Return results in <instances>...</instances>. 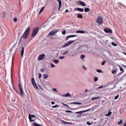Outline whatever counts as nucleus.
<instances>
[{
    "mask_svg": "<svg viewBox=\"0 0 126 126\" xmlns=\"http://www.w3.org/2000/svg\"><path fill=\"white\" fill-rule=\"evenodd\" d=\"M55 66H56V65H55V64L51 63V67L54 68V67H55Z\"/></svg>",
    "mask_w": 126,
    "mask_h": 126,
    "instance_id": "obj_45",
    "label": "nucleus"
},
{
    "mask_svg": "<svg viewBox=\"0 0 126 126\" xmlns=\"http://www.w3.org/2000/svg\"><path fill=\"white\" fill-rule=\"evenodd\" d=\"M77 35H68L67 36V38L66 39V41H67V40H68V39H69V38H73V37H76Z\"/></svg>",
    "mask_w": 126,
    "mask_h": 126,
    "instance_id": "obj_12",
    "label": "nucleus"
},
{
    "mask_svg": "<svg viewBox=\"0 0 126 126\" xmlns=\"http://www.w3.org/2000/svg\"><path fill=\"white\" fill-rule=\"evenodd\" d=\"M116 71H117L116 70L113 69L112 71V73H113V74H114L116 73Z\"/></svg>",
    "mask_w": 126,
    "mask_h": 126,
    "instance_id": "obj_35",
    "label": "nucleus"
},
{
    "mask_svg": "<svg viewBox=\"0 0 126 126\" xmlns=\"http://www.w3.org/2000/svg\"><path fill=\"white\" fill-rule=\"evenodd\" d=\"M51 104H52V105H54V104H55V102L52 101V102H51Z\"/></svg>",
    "mask_w": 126,
    "mask_h": 126,
    "instance_id": "obj_51",
    "label": "nucleus"
},
{
    "mask_svg": "<svg viewBox=\"0 0 126 126\" xmlns=\"http://www.w3.org/2000/svg\"><path fill=\"white\" fill-rule=\"evenodd\" d=\"M65 12H68V9H66V10L65 11Z\"/></svg>",
    "mask_w": 126,
    "mask_h": 126,
    "instance_id": "obj_53",
    "label": "nucleus"
},
{
    "mask_svg": "<svg viewBox=\"0 0 126 126\" xmlns=\"http://www.w3.org/2000/svg\"><path fill=\"white\" fill-rule=\"evenodd\" d=\"M105 63H106V61H103V62L101 63V65H104V64H105Z\"/></svg>",
    "mask_w": 126,
    "mask_h": 126,
    "instance_id": "obj_47",
    "label": "nucleus"
},
{
    "mask_svg": "<svg viewBox=\"0 0 126 126\" xmlns=\"http://www.w3.org/2000/svg\"><path fill=\"white\" fill-rule=\"evenodd\" d=\"M59 59H60V60H63V59H64V57L63 56H62L59 57Z\"/></svg>",
    "mask_w": 126,
    "mask_h": 126,
    "instance_id": "obj_43",
    "label": "nucleus"
},
{
    "mask_svg": "<svg viewBox=\"0 0 126 126\" xmlns=\"http://www.w3.org/2000/svg\"><path fill=\"white\" fill-rule=\"evenodd\" d=\"M66 33V32L65 31V30H64L62 32V34L63 35H65V34Z\"/></svg>",
    "mask_w": 126,
    "mask_h": 126,
    "instance_id": "obj_30",
    "label": "nucleus"
},
{
    "mask_svg": "<svg viewBox=\"0 0 126 126\" xmlns=\"http://www.w3.org/2000/svg\"><path fill=\"white\" fill-rule=\"evenodd\" d=\"M68 53V50H66V52H64L63 53V55H66V54Z\"/></svg>",
    "mask_w": 126,
    "mask_h": 126,
    "instance_id": "obj_38",
    "label": "nucleus"
},
{
    "mask_svg": "<svg viewBox=\"0 0 126 126\" xmlns=\"http://www.w3.org/2000/svg\"><path fill=\"white\" fill-rule=\"evenodd\" d=\"M83 67L84 69H85V70L87 69V68H86L84 66H83Z\"/></svg>",
    "mask_w": 126,
    "mask_h": 126,
    "instance_id": "obj_52",
    "label": "nucleus"
},
{
    "mask_svg": "<svg viewBox=\"0 0 126 126\" xmlns=\"http://www.w3.org/2000/svg\"><path fill=\"white\" fill-rule=\"evenodd\" d=\"M58 107H59V105L56 104L54 106H53L52 108H58Z\"/></svg>",
    "mask_w": 126,
    "mask_h": 126,
    "instance_id": "obj_40",
    "label": "nucleus"
},
{
    "mask_svg": "<svg viewBox=\"0 0 126 126\" xmlns=\"http://www.w3.org/2000/svg\"><path fill=\"white\" fill-rule=\"evenodd\" d=\"M111 115H112V112L110 111L108 114H106L105 116H106V117H109V116H111Z\"/></svg>",
    "mask_w": 126,
    "mask_h": 126,
    "instance_id": "obj_24",
    "label": "nucleus"
},
{
    "mask_svg": "<svg viewBox=\"0 0 126 126\" xmlns=\"http://www.w3.org/2000/svg\"><path fill=\"white\" fill-rule=\"evenodd\" d=\"M87 125H88V126H91V125H92V123H90V122H87Z\"/></svg>",
    "mask_w": 126,
    "mask_h": 126,
    "instance_id": "obj_34",
    "label": "nucleus"
},
{
    "mask_svg": "<svg viewBox=\"0 0 126 126\" xmlns=\"http://www.w3.org/2000/svg\"><path fill=\"white\" fill-rule=\"evenodd\" d=\"M53 91H57L56 88H54V89H53Z\"/></svg>",
    "mask_w": 126,
    "mask_h": 126,
    "instance_id": "obj_49",
    "label": "nucleus"
},
{
    "mask_svg": "<svg viewBox=\"0 0 126 126\" xmlns=\"http://www.w3.org/2000/svg\"><path fill=\"white\" fill-rule=\"evenodd\" d=\"M53 63H59V60H55L53 61Z\"/></svg>",
    "mask_w": 126,
    "mask_h": 126,
    "instance_id": "obj_27",
    "label": "nucleus"
},
{
    "mask_svg": "<svg viewBox=\"0 0 126 126\" xmlns=\"http://www.w3.org/2000/svg\"><path fill=\"white\" fill-rule=\"evenodd\" d=\"M89 111H90V109L76 112V114H83V113H86V112H89Z\"/></svg>",
    "mask_w": 126,
    "mask_h": 126,
    "instance_id": "obj_11",
    "label": "nucleus"
},
{
    "mask_svg": "<svg viewBox=\"0 0 126 126\" xmlns=\"http://www.w3.org/2000/svg\"><path fill=\"white\" fill-rule=\"evenodd\" d=\"M84 58H85V55H82L81 56V59L82 60H83V59H84Z\"/></svg>",
    "mask_w": 126,
    "mask_h": 126,
    "instance_id": "obj_33",
    "label": "nucleus"
},
{
    "mask_svg": "<svg viewBox=\"0 0 126 126\" xmlns=\"http://www.w3.org/2000/svg\"><path fill=\"white\" fill-rule=\"evenodd\" d=\"M72 104H74L75 105H82V103L80 102H72Z\"/></svg>",
    "mask_w": 126,
    "mask_h": 126,
    "instance_id": "obj_22",
    "label": "nucleus"
},
{
    "mask_svg": "<svg viewBox=\"0 0 126 126\" xmlns=\"http://www.w3.org/2000/svg\"><path fill=\"white\" fill-rule=\"evenodd\" d=\"M19 87L20 91V93L22 95H24V92H23V88L20 85V83L19 84Z\"/></svg>",
    "mask_w": 126,
    "mask_h": 126,
    "instance_id": "obj_8",
    "label": "nucleus"
},
{
    "mask_svg": "<svg viewBox=\"0 0 126 126\" xmlns=\"http://www.w3.org/2000/svg\"><path fill=\"white\" fill-rule=\"evenodd\" d=\"M123 54H124V55H125V56H126V53H123Z\"/></svg>",
    "mask_w": 126,
    "mask_h": 126,
    "instance_id": "obj_56",
    "label": "nucleus"
},
{
    "mask_svg": "<svg viewBox=\"0 0 126 126\" xmlns=\"http://www.w3.org/2000/svg\"><path fill=\"white\" fill-rule=\"evenodd\" d=\"M58 30H54L52 31H51L49 33H48V36H54L55 34L56 33H58Z\"/></svg>",
    "mask_w": 126,
    "mask_h": 126,
    "instance_id": "obj_6",
    "label": "nucleus"
},
{
    "mask_svg": "<svg viewBox=\"0 0 126 126\" xmlns=\"http://www.w3.org/2000/svg\"><path fill=\"white\" fill-rule=\"evenodd\" d=\"M78 18H80V19H82L83 18V15L81 14H77Z\"/></svg>",
    "mask_w": 126,
    "mask_h": 126,
    "instance_id": "obj_15",
    "label": "nucleus"
},
{
    "mask_svg": "<svg viewBox=\"0 0 126 126\" xmlns=\"http://www.w3.org/2000/svg\"><path fill=\"white\" fill-rule=\"evenodd\" d=\"M44 57H45V54H41L39 55V57H38V60H39V61H42L44 60Z\"/></svg>",
    "mask_w": 126,
    "mask_h": 126,
    "instance_id": "obj_10",
    "label": "nucleus"
},
{
    "mask_svg": "<svg viewBox=\"0 0 126 126\" xmlns=\"http://www.w3.org/2000/svg\"><path fill=\"white\" fill-rule=\"evenodd\" d=\"M39 30H40V29L39 27H36L32 30V36L35 37L36 35L38 33V32H39Z\"/></svg>",
    "mask_w": 126,
    "mask_h": 126,
    "instance_id": "obj_2",
    "label": "nucleus"
},
{
    "mask_svg": "<svg viewBox=\"0 0 126 126\" xmlns=\"http://www.w3.org/2000/svg\"><path fill=\"white\" fill-rule=\"evenodd\" d=\"M96 23H97L98 25H102L103 24V17L98 16L97 18Z\"/></svg>",
    "mask_w": 126,
    "mask_h": 126,
    "instance_id": "obj_3",
    "label": "nucleus"
},
{
    "mask_svg": "<svg viewBox=\"0 0 126 126\" xmlns=\"http://www.w3.org/2000/svg\"><path fill=\"white\" fill-rule=\"evenodd\" d=\"M85 12H89L90 11V9L89 8H85Z\"/></svg>",
    "mask_w": 126,
    "mask_h": 126,
    "instance_id": "obj_18",
    "label": "nucleus"
},
{
    "mask_svg": "<svg viewBox=\"0 0 126 126\" xmlns=\"http://www.w3.org/2000/svg\"><path fill=\"white\" fill-rule=\"evenodd\" d=\"M33 125L34 126H42L41 125L38 124L36 123H34L33 124Z\"/></svg>",
    "mask_w": 126,
    "mask_h": 126,
    "instance_id": "obj_21",
    "label": "nucleus"
},
{
    "mask_svg": "<svg viewBox=\"0 0 126 126\" xmlns=\"http://www.w3.org/2000/svg\"><path fill=\"white\" fill-rule=\"evenodd\" d=\"M121 124H123V120H121L118 123V125H121Z\"/></svg>",
    "mask_w": 126,
    "mask_h": 126,
    "instance_id": "obj_29",
    "label": "nucleus"
},
{
    "mask_svg": "<svg viewBox=\"0 0 126 126\" xmlns=\"http://www.w3.org/2000/svg\"><path fill=\"white\" fill-rule=\"evenodd\" d=\"M14 88V90L15 91V92H16V93H17V94H19V92H18V91H17V90H16V89H15V88Z\"/></svg>",
    "mask_w": 126,
    "mask_h": 126,
    "instance_id": "obj_37",
    "label": "nucleus"
},
{
    "mask_svg": "<svg viewBox=\"0 0 126 126\" xmlns=\"http://www.w3.org/2000/svg\"><path fill=\"white\" fill-rule=\"evenodd\" d=\"M40 71H41V72H44V71H45V70H44V69L41 68L40 69Z\"/></svg>",
    "mask_w": 126,
    "mask_h": 126,
    "instance_id": "obj_46",
    "label": "nucleus"
},
{
    "mask_svg": "<svg viewBox=\"0 0 126 126\" xmlns=\"http://www.w3.org/2000/svg\"><path fill=\"white\" fill-rule=\"evenodd\" d=\"M120 71H122V72H124V68H123V67L120 66Z\"/></svg>",
    "mask_w": 126,
    "mask_h": 126,
    "instance_id": "obj_31",
    "label": "nucleus"
},
{
    "mask_svg": "<svg viewBox=\"0 0 126 126\" xmlns=\"http://www.w3.org/2000/svg\"><path fill=\"white\" fill-rule=\"evenodd\" d=\"M100 96H97V97H93L91 99L92 101H93L94 100H96V99H100Z\"/></svg>",
    "mask_w": 126,
    "mask_h": 126,
    "instance_id": "obj_19",
    "label": "nucleus"
},
{
    "mask_svg": "<svg viewBox=\"0 0 126 126\" xmlns=\"http://www.w3.org/2000/svg\"><path fill=\"white\" fill-rule=\"evenodd\" d=\"M118 98H119V95H116L115 98H114V100H117V99H118Z\"/></svg>",
    "mask_w": 126,
    "mask_h": 126,
    "instance_id": "obj_41",
    "label": "nucleus"
},
{
    "mask_svg": "<svg viewBox=\"0 0 126 126\" xmlns=\"http://www.w3.org/2000/svg\"><path fill=\"white\" fill-rule=\"evenodd\" d=\"M24 55V47H22L21 56L23 57Z\"/></svg>",
    "mask_w": 126,
    "mask_h": 126,
    "instance_id": "obj_17",
    "label": "nucleus"
},
{
    "mask_svg": "<svg viewBox=\"0 0 126 126\" xmlns=\"http://www.w3.org/2000/svg\"><path fill=\"white\" fill-rule=\"evenodd\" d=\"M78 2L79 4L82 5V6H86V4H85V2H82V1H79Z\"/></svg>",
    "mask_w": 126,
    "mask_h": 126,
    "instance_id": "obj_13",
    "label": "nucleus"
},
{
    "mask_svg": "<svg viewBox=\"0 0 126 126\" xmlns=\"http://www.w3.org/2000/svg\"><path fill=\"white\" fill-rule=\"evenodd\" d=\"M38 78L40 79L42 77V74L41 73H39L38 75Z\"/></svg>",
    "mask_w": 126,
    "mask_h": 126,
    "instance_id": "obj_42",
    "label": "nucleus"
},
{
    "mask_svg": "<svg viewBox=\"0 0 126 126\" xmlns=\"http://www.w3.org/2000/svg\"><path fill=\"white\" fill-rule=\"evenodd\" d=\"M31 30V29L30 27L27 29V30L25 31L24 33L20 37V43H21V42H22V39H28V37H29V34L30 33Z\"/></svg>",
    "mask_w": 126,
    "mask_h": 126,
    "instance_id": "obj_1",
    "label": "nucleus"
},
{
    "mask_svg": "<svg viewBox=\"0 0 126 126\" xmlns=\"http://www.w3.org/2000/svg\"><path fill=\"white\" fill-rule=\"evenodd\" d=\"M61 7H62V6H60V4H59V8H58L59 11L60 10V9H61Z\"/></svg>",
    "mask_w": 126,
    "mask_h": 126,
    "instance_id": "obj_50",
    "label": "nucleus"
},
{
    "mask_svg": "<svg viewBox=\"0 0 126 126\" xmlns=\"http://www.w3.org/2000/svg\"><path fill=\"white\" fill-rule=\"evenodd\" d=\"M77 10H78V11H80L81 12H83V11H84V9L81 8H77Z\"/></svg>",
    "mask_w": 126,
    "mask_h": 126,
    "instance_id": "obj_16",
    "label": "nucleus"
},
{
    "mask_svg": "<svg viewBox=\"0 0 126 126\" xmlns=\"http://www.w3.org/2000/svg\"><path fill=\"white\" fill-rule=\"evenodd\" d=\"M88 91V90H87V89H86V90H85V92H87Z\"/></svg>",
    "mask_w": 126,
    "mask_h": 126,
    "instance_id": "obj_55",
    "label": "nucleus"
},
{
    "mask_svg": "<svg viewBox=\"0 0 126 126\" xmlns=\"http://www.w3.org/2000/svg\"><path fill=\"white\" fill-rule=\"evenodd\" d=\"M63 125H68V124H69V123L66 122L65 121H63Z\"/></svg>",
    "mask_w": 126,
    "mask_h": 126,
    "instance_id": "obj_32",
    "label": "nucleus"
},
{
    "mask_svg": "<svg viewBox=\"0 0 126 126\" xmlns=\"http://www.w3.org/2000/svg\"><path fill=\"white\" fill-rule=\"evenodd\" d=\"M13 21H14V22H16L17 21V18H14Z\"/></svg>",
    "mask_w": 126,
    "mask_h": 126,
    "instance_id": "obj_39",
    "label": "nucleus"
},
{
    "mask_svg": "<svg viewBox=\"0 0 126 126\" xmlns=\"http://www.w3.org/2000/svg\"><path fill=\"white\" fill-rule=\"evenodd\" d=\"M94 81H95V82H96V81H98V77L94 78Z\"/></svg>",
    "mask_w": 126,
    "mask_h": 126,
    "instance_id": "obj_36",
    "label": "nucleus"
},
{
    "mask_svg": "<svg viewBox=\"0 0 126 126\" xmlns=\"http://www.w3.org/2000/svg\"><path fill=\"white\" fill-rule=\"evenodd\" d=\"M32 118H35V115L29 114V119L30 120V122H34L35 120H32Z\"/></svg>",
    "mask_w": 126,
    "mask_h": 126,
    "instance_id": "obj_9",
    "label": "nucleus"
},
{
    "mask_svg": "<svg viewBox=\"0 0 126 126\" xmlns=\"http://www.w3.org/2000/svg\"><path fill=\"white\" fill-rule=\"evenodd\" d=\"M32 82L33 86L35 88V89H39L38 86H37V84L35 82V79L34 78H32Z\"/></svg>",
    "mask_w": 126,
    "mask_h": 126,
    "instance_id": "obj_5",
    "label": "nucleus"
},
{
    "mask_svg": "<svg viewBox=\"0 0 126 126\" xmlns=\"http://www.w3.org/2000/svg\"><path fill=\"white\" fill-rule=\"evenodd\" d=\"M45 8V7H43L39 11V14H40V13H41V12H42V11H43L44 10V9Z\"/></svg>",
    "mask_w": 126,
    "mask_h": 126,
    "instance_id": "obj_28",
    "label": "nucleus"
},
{
    "mask_svg": "<svg viewBox=\"0 0 126 126\" xmlns=\"http://www.w3.org/2000/svg\"><path fill=\"white\" fill-rule=\"evenodd\" d=\"M57 1L59 2V4H60V6H62V0H57Z\"/></svg>",
    "mask_w": 126,
    "mask_h": 126,
    "instance_id": "obj_23",
    "label": "nucleus"
},
{
    "mask_svg": "<svg viewBox=\"0 0 126 126\" xmlns=\"http://www.w3.org/2000/svg\"><path fill=\"white\" fill-rule=\"evenodd\" d=\"M64 96H65V97H71V95H70V94H69V93H67Z\"/></svg>",
    "mask_w": 126,
    "mask_h": 126,
    "instance_id": "obj_20",
    "label": "nucleus"
},
{
    "mask_svg": "<svg viewBox=\"0 0 126 126\" xmlns=\"http://www.w3.org/2000/svg\"><path fill=\"white\" fill-rule=\"evenodd\" d=\"M66 113H72V111L70 110H66Z\"/></svg>",
    "mask_w": 126,
    "mask_h": 126,
    "instance_id": "obj_44",
    "label": "nucleus"
},
{
    "mask_svg": "<svg viewBox=\"0 0 126 126\" xmlns=\"http://www.w3.org/2000/svg\"><path fill=\"white\" fill-rule=\"evenodd\" d=\"M51 39H53V37H51Z\"/></svg>",
    "mask_w": 126,
    "mask_h": 126,
    "instance_id": "obj_58",
    "label": "nucleus"
},
{
    "mask_svg": "<svg viewBox=\"0 0 126 126\" xmlns=\"http://www.w3.org/2000/svg\"><path fill=\"white\" fill-rule=\"evenodd\" d=\"M97 72H99V73L102 72V70H101L100 69H97Z\"/></svg>",
    "mask_w": 126,
    "mask_h": 126,
    "instance_id": "obj_48",
    "label": "nucleus"
},
{
    "mask_svg": "<svg viewBox=\"0 0 126 126\" xmlns=\"http://www.w3.org/2000/svg\"><path fill=\"white\" fill-rule=\"evenodd\" d=\"M111 45L114 46V47H117L118 46V44L115 43L114 42H112Z\"/></svg>",
    "mask_w": 126,
    "mask_h": 126,
    "instance_id": "obj_26",
    "label": "nucleus"
},
{
    "mask_svg": "<svg viewBox=\"0 0 126 126\" xmlns=\"http://www.w3.org/2000/svg\"><path fill=\"white\" fill-rule=\"evenodd\" d=\"M44 79H47V78L48 77V74H45L43 75Z\"/></svg>",
    "mask_w": 126,
    "mask_h": 126,
    "instance_id": "obj_25",
    "label": "nucleus"
},
{
    "mask_svg": "<svg viewBox=\"0 0 126 126\" xmlns=\"http://www.w3.org/2000/svg\"><path fill=\"white\" fill-rule=\"evenodd\" d=\"M102 87H103V86L99 87H98V89H100L102 88Z\"/></svg>",
    "mask_w": 126,
    "mask_h": 126,
    "instance_id": "obj_54",
    "label": "nucleus"
},
{
    "mask_svg": "<svg viewBox=\"0 0 126 126\" xmlns=\"http://www.w3.org/2000/svg\"><path fill=\"white\" fill-rule=\"evenodd\" d=\"M104 31L105 33H110V34L113 33V31L111 29H109L107 28H106L104 29Z\"/></svg>",
    "mask_w": 126,
    "mask_h": 126,
    "instance_id": "obj_7",
    "label": "nucleus"
},
{
    "mask_svg": "<svg viewBox=\"0 0 126 126\" xmlns=\"http://www.w3.org/2000/svg\"><path fill=\"white\" fill-rule=\"evenodd\" d=\"M76 33H78L79 34H84V33H85V32L84 31H77L76 32Z\"/></svg>",
    "mask_w": 126,
    "mask_h": 126,
    "instance_id": "obj_14",
    "label": "nucleus"
},
{
    "mask_svg": "<svg viewBox=\"0 0 126 126\" xmlns=\"http://www.w3.org/2000/svg\"><path fill=\"white\" fill-rule=\"evenodd\" d=\"M75 40H70L67 42L66 43H65L63 45V48H65V47H67L69 46V45H71L72 43H74Z\"/></svg>",
    "mask_w": 126,
    "mask_h": 126,
    "instance_id": "obj_4",
    "label": "nucleus"
},
{
    "mask_svg": "<svg viewBox=\"0 0 126 126\" xmlns=\"http://www.w3.org/2000/svg\"><path fill=\"white\" fill-rule=\"evenodd\" d=\"M65 106H67V104H64Z\"/></svg>",
    "mask_w": 126,
    "mask_h": 126,
    "instance_id": "obj_57",
    "label": "nucleus"
}]
</instances>
